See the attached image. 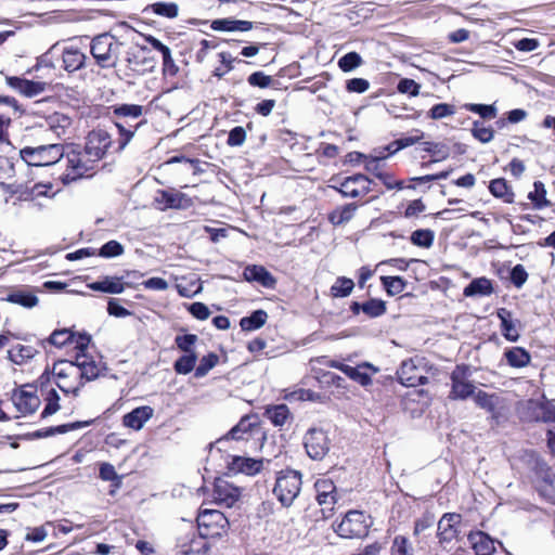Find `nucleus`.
Wrapping results in <instances>:
<instances>
[{
    "label": "nucleus",
    "instance_id": "60",
    "mask_svg": "<svg viewBox=\"0 0 555 555\" xmlns=\"http://www.w3.org/2000/svg\"><path fill=\"white\" fill-rule=\"evenodd\" d=\"M369 88L370 82L364 78H352L346 82V90L350 93H364Z\"/></svg>",
    "mask_w": 555,
    "mask_h": 555
},
{
    "label": "nucleus",
    "instance_id": "14",
    "mask_svg": "<svg viewBox=\"0 0 555 555\" xmlns=\"http://www.w3.org/2000/svg\"><path fill=\"white\" fill-rule=\"evenodd\" d=\"M400 383L406 387H415L427 383L422 367L413 359L404 360L397 372Z\"/></svg>",
    "mask_w": 555,
    "mask_h": 555
},
{
    "label": "nucleus",
    "instance_id": "13",
    "mask_svg": "<svg viewBox=\"0 0 555 555\" xmlns=\"http://www.w3.org/2000/svg\"><path fill=\"white\" fill-rule=\"evenodd\" d=\"M345 197H359L371 192V180L364 175L347 177L337 189Z\"/></svg>",
    "mask_w": 555,
    "mask_h": 555
},
{
    "label": "nucleus",
    "instance_id": "34",
    "mask_svg": "<svg viewBox=\"0 0 555 555\" xmlns=\"http://www.w3.org/2000/svg\"><path fill=\"white\" fill-rule=\"evenodd\" d=\"M48 128L57 137L65 134L66 129L70 126L72 120L64 114L54 113L47 118Z\"/></svg>",
    "mask_w": 555,
    "mask_h": 555
},
{
    "label": "nucleus",
    "instance_id": "2",
    "mask_svg": "<svg viewBox=\"0 0 555 555\" xmlns=\"http://www.w3.org/2000/svg\"><path fill=\"white\" fill-rule=\"evenodd\" d=\"M121 43L109 34L94 37L90 44V52L101 68H114L120 54Z\"/></svg>",
    "mask_w": 555,
    "mask_h": 555
},
{
    "label": "nucleus",
    "instance_id": "42",
    "mask_svg": "<svg viewBox=\"0 0 555 555\" xmlns=\"http://www.w3.org/2000/svg\"><path fill=\"white\" fill-rule=\"evenodd\" d=\"M37 353V350L31 346L18 345L12 351H10L11 360L21 365L25 361L33 359Z\"/></svg>",
    "mask_w": 555,
    "mask_h": 555
},
{
    "label": "nucleus",
    "instance_id": "45",
    "mask_svg": "<svg viewBox=\"0 0 555 555\" xmlns=\"http://www.w3.org/2000/svg\"><path fill=\"white\" fill-rule=\"evenodd\" d=\"M363 64L361 55L357 52H349L338 60V67L344 73L352 72Z\"/></svg>",
    "mask_w": 555,
    "mask_h": 555
},
{
    "label": "nucleus",
    "instance_id": "23",
    "mask_svg": "<svg viewBox=\"0 0 555 555\" xmlns=\"http://www.w3.org/2000/svg\"><path fill=\"white\" fill-rule=\"evenodd\" d=\"M243 276L248 282H258L264 287H272L275 279L262 266H248L244 269Z\"/></svg>",
    "mask_w": 555,
    "mask_h": 555
},
{
    "label": "nucleus",
    "instance_id": "5",
    "mask_svg": "<svg viewBox=\"0 0 555 555\" xmlns=\"http://www.w3.org/2000/svg\"><path fill=\"white\" fill-rule=\"evenodd\" d=\"M301 474L286 469L279 473L273 493L283 506H289L298 496L301 489Z\"/></svg>",
    "mask_w": 555,
    "mask_h": 555
},
{
    "label": "nucleus",
    "instance_id": "24",
    "mask_svg": "<svg viewBox=\"0 0 555 555\" xmlns=\"http://www.w3.org/2000/svg\"><path fill=\"white\" fill-rule=\"evenodd\" d=\"M468 540L477 555H492L495 541L482 531L472 532Z\"/></svg>",
    "mask_w": 555,
    "mask_h": 555
},
{
    "label": "nucleus",
    "instance_id": "22",
    "mask_svg": "<svg viewBox=\"0 0 555 555\" xmlns=\"http://www.w3.org/2000/svg\"><path fill=\"white\" fill-rule=\"evenodd\" d=\"M317 501L321 506L331 507L336 502V487L330 479H319L314 483Z\"/></svg>",
    "mask_w": 555,
    "mask_h": 555
},
{
    "label": "nucleus",
    "instance_id": "18",
    "mask_svg": "<svg viewBox=\"0 0 555 555\" xmlns=\"http://www.w3.org/2000/svg\"><path fill=\"white\" fill-rule=\"evenodd\" d=\"M7 82L11 88L28 98L42 93L47 87L46 82L27 80L20 77H7Z\"/></svg>",
    "mask_w": 555,
    "mask_h": 555
},
{
    "label": "nucleus",
    "instance_id": "15",
    "mask_svg": "<svg viewBox=\"0 0 555 555\" xmlns=\"http://www.w3.org/2000/svg\"><path fill=\"white\" fill-rule=\"evenodd\" d=\"M238 488L223 479H217L211 493L212 501L221 506L231 507L240 498Z\"/></svg>",
    "mask_w": 555,
    "mask_h": 555
},
{
    "label": "nucleus",
    "instance_id": "19",
    "mask_svg": "<svg viewBox=\"0 0 555 555\" xmlns=\"http://www.w3.org/2000/svg\"><path fill=\"white\" fill-rule=\"evenodd\" d=\"M86 54L77 47L66 46L62 49L63 68L68 73H74L83 67Z\"/></svg>",
    "mask_w": 555,
    "mask_h": 555
},
{
    "label": "nucleus",
    "instance_id": "11",
    "mask_svg": "<svg viewBox=\"0 0 555 555\" xmlns=\"http://www.w3.org/2000/svg\"><path fill=\"white\" fill-rule=\"evenodd\" d=\"M305 448L312 460H322L330 450L326 434L322 429L311 428L305 436Z\"/></svg>",
    "mask_w": 555,
    "mask_h": 555
},
{
    "label": "nucleus",
    "instance_id": "64",
    "mask_svg": "<svg viewBox=\"0 0 555 555\" xmlns=\"http://www.w3.org/2000/svg\"><path fill=\"white\" fill-rule=\"evenodd\" d=\"M528 273L522 264H516L511 272V281L512 283L520 288L527 281Z\"/></svg>",
    "mask_w": 555,
    "mask_h": 555
},
{
    "label": "nucleus",
    "instance_id": "43",
    "mask_svg": "<svg viewBox=\"0 0 555 555\" xmlns=\"http://www.w3.org/2000/svg\"><path fill=\"white\" fill-rule=\"evenodd\" d=\"M353 287L354 283L351 279L345 276L337 278L331 287V294L333 297H346L351 294Z\"/></svg>",
    "mask_w": 555,
    "mask_h": 555
},
{
    "label": "nucleus",
    "instance_id": "49",
    "mask_svg": "<svg viewBox=\"0 0 555 555\" xmlns=\"http://www.w3.org/2000/svg\"><path fill=\"white\" fill-rule=\"evenodd\" d=\"M362 311L371 318H377L386 312V304L380 299H370L362 304Z\"/></svg>",
    "mask_w": 555,
    "mask_h": 555
},
{
    "label": "nucleus",
    "instance_id": "28",
    "mask_svg": "<svg viewBox=\"0 0 555 555\" xmlns=\"http://www.w3.org/2000/svg\"><path fill=\"white\" fill-rule=\"evenodd\" d=\"M91 424L90 421L75 422L70 424H64L59 426H51L48 428L39 429L30 434L33 438H47L50 436L65 434L69 430L87 427Z\"/></svg>",
    "mask_w": 555,
    "mask_h": 555
},
{
    "label": "nucleus",
    "instance_id": "62",
    "mask_svg": "<svg viewBox=\"0 0 555 555\" xmlns=\"http://www.w3.org/2000/svg\"><path fill=\"white\" fill-rule=\"evenodd\" d=\"M248 83L254 87L268 88L271 86L273 79L263 74L262 72H255L248 77Z\"/></svg>",
    "mask_w": 555,
    "mask_h": 555
},
{
    "label": "nucleus",
    "instance_id": "12",
    "mask_svg": "<svg viewBox=\"0 0 555 555\" xmlns=\"http://www.w3.org/2000/svg\"><path fill=\"white\" fill-rule=\"evenodd\" d=\"M111 135L105 130H93L87 137L85 152L93 162H99L111 146Z\"/></svg>",
    "mask_w": 555,
    "mask_h": 555
},
{
    "label": "nucleus",
    "instance_id": "37",
    "mask_svg": "<svg viewBox=\"0 0 555 555\" xmlns=\"http://www.w3.org/2000/svg\"><path fill=\"white\" fill-rule=\"evenodd\" d=\"M498 317L501 320L504 337L509 341H517L519 338V334L511 320V313L506 309H501L498 312Z\"/></svg>",
    "mask_w": 555,
    "mask_h": 555
},
{
    "label": "nucleus",
    "instance_id": "39",
    "mask_svg": "<svg viewBox=\"0 0 555 555\" xmlns=\"http://www.w3.org/2000/svg\"><path fill=\"white\" fill-rule=\"evenodd\" d=\"M411 243L422 248H429L434 244L435 233L429 229L415 230L411 234Z\"/></svg>",
    "mask_w": 555,
    "mask_h": 555
},
{
    "label": "nucleus",
    "instance_id": "26",
    "mask_svg": "<svg viewBox=\"0 0 555 555\" xmlns=\"http://www.w3.org/2000/svg\"><path fill=\"white\" fill-rule=\"evenodd\" d=\"M210 27L216 31H248L253 28V23L233 18H219L212 21Z\"/></svg>",
    "mask_w": 555,
    "mask_h": 555
},
{
    "label": "nucleus",
    "instance_id": "33",
    "mask_svg": "<svg viewBox=\"0 0 555 555\" xmlns=\"http://www.w3.org/2000/svg\"><path fill=\"white\" fill-rule=\"evenodd\" d=\"M507 363L513 367H525L530 363L529 352L521 347H513L504 353Z\"/></svg>",
    "mask_w": 555,
    "mask_h": 555
},
{
    "label": "nucleus",
    "instance_id": "29",
    "mask_svg": "<svg viewBox=\"0 0 555 555\" xmlns=\"http://www.w3.org/2000/svg\"><path fill=\"white\" fill-rule=\"evenodd\" d=\"M475 402L477 405L482 408L486 412L494 413L503 405V399L496 393H488L479 390L475 395Z\"/></svg>",
    "mask_w": 555,
    "mask_h": 555
},
{
    "label": "nucleus",
    "instance_id": "47",
    "mask_svg": "<svg viewBox=\"0 0 555 555\" xmlns=\"http://www.w3.org/2000/svg\"><path fill=\"white\" fill-rule=\"evenodd\" d=\"M473 137L481 143H489L494 138V130L491 127H486L481 121H474L472 128Z\"/></svg>",
    "mask_w": 555,
    "mask_h": 555
},
{
    "label": "nucleus",
    "instance_id": "63",
    "mask_svg": "<svg viewBox=\"0 0 555 555\" xmlns=\"http://www.w3.org/2000/svg\"><path fill=\"white\" fill-rule=\"evenodd\" d=\"M246 131L243 127L237 126L234 127L230 132L227 140L228 145L230 146H240L245 142Z\"/></svg>",
    "mask_w": 555,
    "mask_h": 555
},
{
    "label": "nucleus",
    "instance_id": "46",
    "mask_svg": "<svg viewBox=\"0 0 555 555\" xmlns=\"http://www.w3.org/2000/svg\"><path fill=\"white\" fill-rule=\"evenodd\" d=\"M380 280L390 296L402 293L406 286V282L400 276H382Z\"/></svg>",
    "mask_w": 555,
    "mask_h": 555
},
{
    "label": "nucleus",
    "instance_id": "16",
    "mask_svg": "<svg viewBox=\"0 0 555 555\" xmlns=\"http://www.w3.org/2000/svg\"><path fill=\"white\" fill-rule=\"evenodd\" d=\"M263 461L251 457L233 455L228 462V468L230 472L237 474H244L247 476H255L262 469Z\"/></svg>",
    "mask_w": 555,
    "mask_h": 555
},
{
    "label": "nucleus",
    "instance_id": "44",
    "mask_svg": "<svg viewBox=\"0 0 555 555\" xmlns=\"http://www.w3.org/2000/svg\"><path fill=\"white\" fill-rule=\"evenodd\" d=\"M465 109L478 114L483 119H494L498 116V108L493 104L467 103Z\"/></svg>",
    "mask_w": 555,
    "mask_h": 555
},
{
    "label": "nucleus",
    "instance_id": "48",
    "mask_svg": "<svg viewBox=\"0 0 555 555\" xmlns=\"http://www.w3.org/2000/svg\"><path fill=\"white\" fill-rule=\"evenodd\" d=\"M75 338V334L67 328L55 330L48 338L49 344L55 347H63L67 344H72V339Z\"/></svg>",
    "mask_w": 555,
    "mask_h": 555
},
{
    "label": "nucleus",
    "instance_id": "41",
    "mask_svg": "<svg viewBox=\"0 0 555 555\" xmlns=\"http://www.w3.org/2000/svg\"><path fill=\"white\" fill-rule=\"evenodd\" d=\"M196 360V352H183V354L176 360V373L188 374L193 370L195 371Z\"/></svg>",
    "mask_w": 555,
    "mask_h": 555
},
{
    "label": "nucleus",
    "instance_id": "56",
    "mask_svg": "<svg viewBox=\"0 0 555 555\" xmlns=\"http://www.w3.org/2000/svg\"><path fill=\"white\" fill-rule=\"evenodd\" d=\"M198 337L194 334H186L183 336L176 337V345L182 352H196L195 344L197 343Z\"/></svg>",
    "mask_w": 555,
    "mask_h": 555
},
{
    "label": "nucleus",
    "instance_id": "27",
    "mask_svg": "<svg viewBox=\"0 0 555 555\" xmlns=\"http://www.w3.org/2000/svg\"><path fill=\"white\" fill-rule=\"evenodd\" d=\"M494 292L491 280L478 278L473 280L463 291L465 297L490 296Z\"/></svg>",
    "mask_w": 555,
    "mask_h": 555
},
{
    "label": "nucleus",
    "instance_id": "35",
    "mask_svg": "<svg viewBox=\"0 0 555 555\" xmlns=\"http://www.w3.org/2000/svg\"><path fill=\"white\" fill-rule=\"evenodd\" d=\"M268 319L264 310H256L249 317L242 318L240 326L243 331H256L262 327Z\"/></svg>",
    "mask_w": 555,
    "mask_h": 555
},
{
    "label": "nucleus",
    "instance_id": "10",
    "mask_svg": "<svg viewBox=\"0 0 555 555\" xmlns=\"http://www.w3.org/2000/svg\"><path fill=\"white\" fill-rule=\"evenodd\" d=\"M12 402L17 411L23 414L35 413L41 404L37 389L30 385H25L15 390L12 395Z\"/></svg>",
    "mask_w": 555,
    "mask_h": 555
},
{
    "label": "nucleus",
    "instance_id": "31",
    "mask_svg": "<svg viewBox=\"0 0 555 555\" xmlns=\"http://www.w3.org/2000/svg\"><path fill=\"white\" fill-rule=\"evenodd\" d=\"M357 209L358 206L354 203L337 207L330 212L328 220L334 225H343L353 218Z\"/></svg>",
    "mask_w": 555,
    "mask_h": 555
},
{
    "label": "nucleus",
    "instance_id": "3",
    "mask_svg": "<svg viewBox=\"0 0 555 555\" xmlns=\"http://www.w3.org/2000/svg\"><path fill=\"white\" fill-rule=\"evenodd\" d=\"M372 525L371 517L362 511H349L343 519L334 526L335 532L346 539H360L367 535Z\"/></svg>",
    "mask_w": 555,
    "mask_h": 555
},
{
    "label": "nucleus",
    "instance_id": "51",
    "mask_svg": "<svg viewBox=\"0 0 555 555\" xmlns=\"http://www.w3.org/2000/svg\"><path fill=\"white\" fill-rule=\"evenodd\" d=\"M8 301L21 305L26 308H33L38 304V298L33 294L20 292L9 295Z\"/></svg>",
    "mask_w": 555,
    "mask_h": 555
},
{
    "label": "nucleus",
    "instance_id": "32",
    "mask_svg": "<svg viewBox=\"0 0 555 555\" xmlns=\"http://www.w3.org/2000/svg\"><path fill=\"white\" fill-rule=\"evenodd\" d=\"M363 367H370V369H373L374 372H377V369H375L372 364H370L367 362H365L361 365H358L357 367H353L350 365L341 366L340 371L344 374H346L348 377H350L351 379L358 382L360 385L369 386L372 383V378L367 373L362 371Z\"/></svg>",
    "mask_w": 555,
    "mask_h": 555
},
{
    "label": "nucleus",
    "instance_id": "54",
    "mask_svg": "<svg viewBox=\"0 0 555 555\" xmlns=\"http://www.w3.org/2000/svg\"><path fill=\"white\" fill-rule=\"evenodd\" d=\"M53 371L60 378H65L68 376L77 377L78 372L75 361H61L54 365Z\"/></svg>",
    "mask_w": 555,
    "mask_h": 555
},
{
    "label": "nucleus",
    "instance_id": "52",
    "mask_svg": "<svg viewBox=\"0 0 555 555\" xmlns=\"http://www.w3.org/2000/svg\"><path fill=\"white\" fill-rule=\"evenodd\" d=\"M455 114V108L453 105L448 103H439L434 105L429 112L428 117L435 120L442 119L448 116H452Z\"/></svg>",
    "mask_w": 555,
    "mask_h": 555
},
{
    "label": "nucleus",
    "instance_id": "53",
    "mask_svg": "<svg viewBox=\"0 0 555 555\" xmlns=\"http://www.w3.org/2000/svg\"><path fill=\"white\" fill-rule=\"evenodd\" d=\"M124 251V246L119 242L112 240L100 248L99 255L104 258H113L122 255Z\"/></svg>",
    "mask_w": 555,
    "mask_h": 555
},
{
    "label": "nucleus",
    "instance_id": "1",
    "mask_svg": "<svg viewBox=\"0 0 555 555\" xmlns=\"http://www.w3.org/2000/svg\"><path fill=\"white\" fill-rule=\"evenodd\" d=\"M229 520L217 509H203L181 517L176 521V553L181 555L205 554L209 538H220L227 533Z\"/></svg>",
    "mask_w": 555,
    "mask_h": 555
},
{
    "label": "nucleus",
    "instance_id": "40",
    "mask_svg": "<svg viewBox=\"0 0 555 555\" xmlns=\"http://www.w3.org/2000/svg\"><path fill=\"white\" fill-rule=\"evenodd\" d=\"M219 363V356L215 352H210L199 360V364L195 367L194 376L202 378L208 374Z\"/></svg>",
    "mask_w": 555,
    "mask_h": 555
},
{
    "label": "nucleus",
    "instance_id": "7",
    "mask_svg": "<svg viewBox=\"0 0 555 555\" xmlns=\"http://www.w3.org/2000/svg\"><path fill=\"white\" fill-rule=\"evenodd\" d=\"M251 418H241L238 424L234 426L225 437L210 444L215 448L228 440V437L234 440H254L262 443L267 439L266 430L260 421L250 422Z\"/></svg>",
    "mask_w": 555,
    "mask_h": 555
},
{
    "label": "nucleus",
    "instance_id": "9",
    "mask_svg": "<svg viewBox=\"0 0 555 555\" xmlns=\"http://www.w3.org/2000/svg\"><path fill=\"white\" fill-rule=\"evenodd\" d=\"M452 387L450 398L466 399L475 390L474 384L469 380V369L465 365H457L451 373Z\"/></svg>",
    "mask_w": 555,
    "mask_h": 555
},
{
    "label": "nucleus",
    "instance_id": "17",
    "mask_svg": "<svg viewBox=\"0 0 555 555\" xmlns=\"http://www.w3.org/2000/svg\"><path fill=\"white\" fill-rule=\"evenodd\" d=\"M75 363L78 370L77 377L85 378L89 382L95 379L100 375V363L85 352L77 353Z\"/></svg>",
    "mask_w": 555,
    "mask_h": 555
},
{
    "label": "nucleus",
    "instance_id": "25",
    "mask_svg": "<svg viewBox=\"0 0 555 555\" xmlns=\"http://www.w3.org/2000/svg\"><path fill=\"white\" fill-rule=\"evenodd\" d=\"M88 286L92 291L107 294H121L125 291L122 279L118 276H105L100 281L89 284Z\"/></svg>",
    "mask_w": 555,
    "mask_h": 555
},
{
    "label": "nucleus",
    "instance_id": "50",
    "mask_svg": "<svg viewBox=\"0 0 555 555\" xmlns=\"http://www.w3.org/2000/svg\"><path fill=\"white\" fill-rule=\"evenodd\" d=\"M44 401L46 405L40 416H50L59 411L60 397L55 389H50L47 391Z\"/></svg>",
    "mask_w": 555,
    "mask_h": 555
},
{
    "label": "nucleus",
    "instance_id": "8",
    "mask_svg": "<svg viewBox=\"0 0 555 555\" xmlns=\"http://www.w3.org/2000/svg\"><path fill=\"white\" fill-rule=\"evenodd\" d=\"M534 485L543 498L555 504V472L544 462L535 463Z\"/></svg>",
    "mask_w": 555,
    "mask_h": 555
},
{
    "label": "nucleus",
    "instance_id": "4",
    "mask_svg": "<svg viewBox=\"0 0 555 555\" xmlns=\"http://www.w3.org/2000/svg\"><path fill=\"white\" fill-rule=\"evenodd\" d=\"M20 155L29 166H50L62 159L64 146L59 143L26 146L20 151Z\"/></svg>",
    "mask_w": 555,
    "mask_h": 555
},
{
    "label": "nucleus",
    "instance_id": "58",
    "mask_svg": "<svg viewBox=\"0 0 555 555\" xmlns=\"http://www.w3.org/2000/svg\"><path fill=\"white\" fill-rule=\"evenodd\" d=\"M391 555H413L412 547L404 537L395 538L391 546Z\"/></svg>",
    "mask_w": 555,
    "mask_h": 555
},
{
    "label": "nucleus",
    "instance_id": "36",
    "mask_svg": "<svg viewBox=\"0 0 555 555\" xmlns=\"http://www.w3.org/2000/svg\"><path fill=\"white\" fill-rule=\"evenodd\" d=\"M528 198L532 202L533 207L537 209H543L551 205V202L546 198L545 185L541 181H535L533 183V191L529 192Z\"/></svg>",
    "mask_w": 555,
    "mask_h": 555
},
{
    "label": "nucleus",
    "instance_id": "55",
    "mask_svg": "<svg viewBox=\"0 0 555 555\" xmlns=\"http://www.w3.org/2000/svg\"><path fill=\"white\" fill-rule=\"evenodd\" d=\"M114 114L118 117L138 118L142 115V106L137 104H121L114 108Z\"/></svg>",
    "mask_w": 555,
    "mask_h": 555
},
{
    "label": "nucleus",
    "instance_id": "21",
    "mask_svg": "<svg viewBox=\"0 0 555 555\" xmlns=\"http://www.w3.org/2000/svg\"><path fill=\"white\" fill-rule=\"evenodd\" d=\"M461 516L454 513L444 514L438 522V537L440 542H450L456 537L454 525L460 522Z\"/></svg>",
    "mask_w": 555,
    "mask_h": 555
},
{
    "label": "nucleus",
    "instance_id": "59",
    "mask_svg": "<svg viewBox=\"0 0 555 555\" xmlns=\"http://www.w3.org/2000/svg\"><path fill=\"white\" fill-rule=\"evenodd\" d=\"M184 307L197 320L203 321V320L208 319L210 315L209 308L203 302H193L190 305L185 304Z\"/></svg>",
    "mask_w": 555,
    "mask_h": 555
},
{
    "label": "nucleus",
    "instance_id": "30",
    "mask_svg": "<svg viewBox=\"0 0 555 555\" xmlns=\"http://www.w3.org/2000/svg\"><path fill=\"white\" fill-rule=\"evenodd\" d=\"M489 191L494 197L501 198L505 203H514L515 193L503 178L493 179L489 184Z\"/></svg>",
    "mask_w": 555,
    "mask_h": 555
},
{
    "label": "nucleus",
    "instance_id": "57",
    "mask_svg": "<svg viewBox=\"0 0 555 555\" xmlns=\"http://www.w3.org/2000/svg\"><path fill=\"white\" fill-rule=\"evenodd\" d=\"M397 90L402 94L416 96L420 93L421 85L413 79L403 78L398 82Z\"/></svg>",
    "mask_w": 555,
    "mask_h": 555
},
{
    "label": "nucleus",
    "instance_id": "6",
    "mask_svg": "<svg viewBox=\"0 0 555 555\" xmlns=\"http://www.w3.org/2000/svg\"><path fill=\"white\" fill-rule=\"evenodd\" d=\"M67 168L61 180L64 184L92 175L94 164L86 152L70 151L66 154Z\"/></svg>",
    "mask_w": 555,
    "mask_h": 555
},
{
    "label": "nucleus",
    "instance_id": "20",
    "mask_svg": "<svg viewBox=\"0 0 555 555\" xmlns=\"http://www.w3.org/2000/svg\"><path fill=\"white\" fill-rule=\"evenodd\" d=\"M176 289L183 297H193L202 291L201 279L197 273L191 272L185 276H176Z\"/></svg>",
    "mask_w": 555,
    "mask_h": 555
},
{
    "label": "nucleus",
    "instance_id": "38",
    "mask_svg": "<svg viewBox=\"0 0 555 555\" xmlns=\"http://www.w3.org/2000/svg\"><path fill=\"white\" fill-rule=\"evenodd\" d=\"M147 41L150 42L153 49L162 53L164 60L165 74L170 76L173 75V61L171 60L170 49L154 37H149Z\"/></svg>",
    "mask_w": 555,
    "mask_h": 555
},
{
    "label": "nucleus",
    "instance_id": "61",
    "mask_svg": "<svg viewBox=\"0 0 555 555\" xmlns=\"http://www.w3.org/2000/svg\"><path fill=\"white\" fill-rule=\"evenodd\" d=\"M358 156L363 158L365 169L369 172L373 173L376 178H378L379 175L384 172L382 170V162L377 160L376 158H373L370 155H365V154H361V153H359Z\"/></svg>",
    "mask_w": 555,
    "mask_h": 555
}]
</instances>
